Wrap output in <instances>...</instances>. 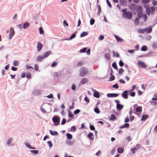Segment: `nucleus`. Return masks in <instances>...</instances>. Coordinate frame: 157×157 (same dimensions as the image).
<instances>
[{
	"instance_id": "1",
	"label": "nucleus",
	"mask_w": 157,
	"mask_h": 157,
	"mask_svg": "<svg viewBox=\"0 0 157 157\" xmlns=\"http://www.w3.org/2000/svg\"><path fill=\"white\" fill-rule=\"evenodd\" d=\"M88 73V69L84 67H81L80 70L79 75L81 77H83L86 75Z\"/></svg>"
},
{
	"instance_id": "2",
	"label": "nucleus",
	"mask_w": 157,
	"mask_h": 157,
	"mask_svg": "<svg viewBox=\"0 0 157 157\" xmlns=\"http://www.w3.org/2000/svg\"><path fill=\"white\" fill-rule=\"evenodd\" d=\"M122 16L125 18L131 19L132 17V12L131 11L124 12L123 13Z\"/></svg>"
},
{
	"instance_id": "3",
	"label": "nucleus",
	"mask_w": 157,
	"mask_h": 157,
	"mask_svg": "<svg viewBox=\"0 0 157 157\" xmlns=\"http://www.w3.org/2000/svg\"><path fill=\"white\" fill-rule=\"evenodd\" d=\"M52 120L55 126H57L59 124L60 118L59 117L55 116L52 118Z\"/></svg>"
},
{
	"instance_id": "4",
	"label": "nucleus",
	"mask_w": 157,
	"mask_h": 157,
	"mask_svg": "<svg viewBox=\"0 0 157 157\" xmlns=\"http://www.w3.org/2000/svg\"><path fill=\"white\" fill-rule=\"evenodd\" d=\"M15 33V31L12 28H11L10 29V32L9 33V38L11 39L12 36L14 35Z\"/></svg>"
},
{
	"instance_id": "5",
	"label": "nucleus",
	"mask_w": 157,
	"mask_h": 157,
	"mask_svg": "<svg viewBox=\"0 0 157 157\" xmlns=\"http://www.w3.org/2000/svg\"><path fill=\"white\" fill-rule=\"evenodd\" d=\"M145 29L147 33H150L152 31V28L151 26H149L148 27L145 28Z\"/></svg>"
},
{
	"instance_id": "6",
	"label": "nucleus",
	"mask_w": 157,
	"mask_h": 157,
	"mask_svg": "<svg viewBox=\"0 0 157 157\" xmlns=\"http://www.w3.org/2000/svg\"><path fill=\"white\" fill-rule=\"evenodd\" d=\"M118 96V94L116 93L108 94H107V97L109 98L115 97Z\"/></svg>"
},
{
	"instance_id": "7",
	"label": "nucleus",
	"mask_w": 157,
	"mask_h": 157,
	"mask_svg": "<svg viewBox=\"0 0 157 157\" xmlns=\"http://www.w3.org/2000/svg\"><path fill=\"white\" fill-rule=\"evenodd\" d=\"M128 93V91L127 90L124 91L121 94L122 96L124 99H127L128 98L127 95Z\"/></svg>"
},
{
	"instance_id": "8",
	"label": "nucleus",
	"mask_w": 157,
	"mask_h": 157,
	"mask_svg": "<svg viewBox=\"0 0 157 157\" xmlns=\"http://www.w3.org/2000/svg\"><path fill=\"white\" fill-rule=\"evenodd\" d=\"M138 64L141 67L145 68L147 67V66L146 64L142 61H138Z\"/></svg>"
},
{
	"instance_id": "9",
	"label": "nucleus",
	"mask_w": 157,
	"mask_h": 157,
	"mask_svg": "<svg viewBox=\"0 0 157 157\" xmlns=\"http://www.w3.org/2000/svg\"><path fill=\"white\" fill-rule=\"evenodd\" d=\"M43 46L42 44L40 42H38L37 43V50L38 51H39L41 50Z\"/></svg>"
},
{
	"instance_id": "10",
	"label": "nucleus",
	"mask_w": 157,
	"mask_h": 157,
	"mask_svg": "<svg viewBox=\"0 0 157 157\" xmlns=\"http://www.w3.org/2000/svg\"><path fill=\"white\" fill-rule=\"evenodd\" d=\"M88 82L87 79L86 78H83L81 80L80 83L82 84H84L87 83Z\"/></svg>"
},
{
	"instance_id": "11",
	"label": "nucleus",
	"mask_w": 157,
	"mask_h": 157,
	"mask_svg": "<svg viewBox=\"0 0 157 157\" xmlns=\"http://www.w3.org/2000/svg\"><path fill=\"white\" fill-rule=\"evenodd\" d=\"M87 136L90 140H94V135L92 133L90 132Z\"/></svg>"
},
{
	"instance_id": "12",
	"label": "nucleus",
	"mask_w": 157,
	"mask_h": 157,
	"mask_svg": "<svg viewBox=\"0 0 157 157\" xmlns=\"http://www.w3.org/2000/svg\"><path fill=\"white\" fill-rule=\"evenodd\" d=\"M94 91V96L96 98H99V93L95 90H93Z\"/></svg>"
},
{
	"instance_id": "13",
	"label": "nucleus",
	"mask_w": 157,
	"mask_h": 157,
	"mask_svg": "<svg viewBox=\"0 0 157 157\" xmlns=\"http://www.w3.org/2000/svg\"><path fill=\"white\" fill-rule=\"evenodd\" d=\"M137 32L139 33H143L145 32V29H139L137 30Z\"/></svg>"
},
{
	"instance_id": "14",
	"label": "nucleus",
	"mask_w": 157,
	"mask_h": 157,
	"mask_svg": "<svg viewBox=\"0 0 157 157\" xmlns=\"http://www.w3.org/2000/svg\"><path fill=\"white\" fill-rule=\"evenodd\" d=\"M49 132L53 136H56L58 134V133L56 131H53L52 130H50Z\"/></svg>"
},
{
	"instance_id": "15",
	"label": "nucleus",
	"mask_w": 157,
	"mask_h": 157,
	"mask_svg": "<svg viewBox=\"0 0 157 157\" xmlns=\"http://www.w3.org/2000/svg\"><path fill=\"white\" fill-rule=\"evenodd\" d=\"M44 59V58L43 56H37L36 58V61H38L40 62L42 61V59Z\"/></svg>"
},
{
	"instance_id": "16",
	"label": "nucleus",
	"mask_w": 157,
	"mask_h": 157,
	"mask_svg": "<svg viewBox=\"0 0 157 157\" xmlns=\"http://www.w3.org/2000/svg\"><path fill=\"white\" fill-rule=\"evenodd\" d=\"M109 120L111 121H114L117 120V118L113 114H111Z\"/></svg>"
},
{
	"instance_id": "17",
	"label": "nucleus",
	"mask_w": 157,
	"mask_h": 157,
	"mask_svg": "<svg viewBox=\"0 0 157 157\" xmlns=\"http://www.w3.org/2000/svg\"><path fill=\"white\" fill-rule=\"evenodd\" d=\"M146 12L147 14L148 15H149L151 13V8H150L147 7L146 8Z\"/></svg>"
},
{
	"instance_id": "18",
	"label": "nucleus",
	"mask_w": 157,
	"mask_h": 157,
	"mask_svg": "<svg viewBox=\"0 0 157 157\" xmlns=\"http://www.w3.org/2000/svg\"><path fill=\"white\" fill-rule=\"evenodd\" d=\"M51 54V52L50 51L46 52L43 56L44 58L47 57L49 55Z\"/></svg>"
},
{
	"instance_id": "19",
	"label": "nucleus",
	"mask_w": 157,
	"mask_h": 157,
	"mask_svg": "<svg viewBox=\"0 0 157 157\" xmlns=\"http://www.w3.org/2000/svg\"><path fill=\"white\" fill-rule=\"evenodd\" d=\"M116 106L117 109L119 110H121L123 107V105H121L120 104H117Z\"/></svg>"
},
{
	"instance_id": "20",
	"label": "nucleus",
	"mask_w": 157,
	"mask_h": 157,
	"mask_svg": "<svg viewBox=\"0 0 157 157\" xmlns=\"http://www.w3.org/2000/svg\"><path fill=\"white\" fill-rule=\"evenodd\" d=\"M148 116L147 115H144L142 116V117L141 119V120L142 121H144L146 119L148 118Z\"/></svg>"
},
{
	"instance_id": "21",
	"label": "nucleus",
	"mask_w": 157,
	"mask_h": 157,
	"mask_svg": "<svg viewBox=\"0 0 157 157\" xmlns=\"http://www.w3.org/2000/svg\"><path fill=\"white\" fill-rule=\"evenodd\" d=\"M114 36L116 38V39L117 41L122 42L123 41V40L122 39H121L117 36L114 35Z\"/></svg>"
},
{
	"instance_id": "22",
	"label": "nucleus",
	"mask_w": 157,
	"mask_h": 157,
	"mask_svg": "<svg viewBox=\"0 0 157 157\" xmlns=\"http://www.w3.org/2000/svg\"><path fill=\"white\" fill-rule=\"evenodd\" d=\"M29 26V24L28 22L25 23L23 25V28L24 29L28 27Z\"/></svg>"
},
{
	"instance_id": "23",
	"label": "nucleus",
	"mask_w": 157,
	"mask_h": 157,
	"mask_svg": "<svg viewBox=\"0 0 157 157\" xmlns=\"http://www.w3.org/2000/svg\"><path fill=\"white\" fill-rule=\"evenodd\" d=\"M117 151L118 153H121L124 151V149L122 147H119L117 149Z\"/></svg>"
},
{
	"instance_id": "24",
	"label": "nucleus",
	"mask_w": 157,
	"mask_h": 157,
	"mask_svg": "<svg viewBox=\"0 0 157 157\" xmlns=\"http://www.w3.org/2000/svg\"><path fill=\"white\" fill-rule=\"evenodd\" d=\"M143 15L142 12H139L138 13L137 16L139 18H140L143 17Z\"/></svg>"
},
{
	"instance_id": "25",
	"label": "nucleus",
	"mask_w": 157,
	"mask_h": 157,
	"mask_svg": "<svg viewBox=\"0 0 157 157\" xmlns=\"http://www.w3.org/2000/svg\"><path fill=\"white\" fill-rule=\"evenodd\" d=\"M88 33L86 32H83L80 35L81 37H83L88 35Z\"/></svg>"
},
{
	"instance_id": "26",
	"label": "nucleus",
	"mask_w": 157,
	"mask_h": 157,
	"mask_svg": "<svg viewBox=\"0 0 157 157\" xmlns=\"http://www.w3.org/2000/svg\"><path fill=\"white\" fill-rule=\"evenodd\" d=\"M83 65V63L82 61L78 62L77 63V66L78 67H81Z\"/></svg>"
},
{
	"instance_id": "27",
	"label": "nucleus",
	"mask_w": 157,
	"mask_h": 157,
	"mask_svg": "<svg viewBox=\"0 0 157 157\" xmlns=\"http://www.w3.org/2000/svg\"><path fill=\"white\" fill-rule=\"evenodd\" d=\"M139 23V19L137 18H136L135 19V21H134V23L135 24L137 25H138Z\"/></svg>"
},
{
	"instance_id": "28",
	"label": "nucleus",
	"mask_w": 157,
	"mask_h": 157,
	"mask_svg": "<svg viewBox=\"0 0 157 157\" xmlns=\"http://www.w3.org/2000/svg\"><path fill=\"white\" fill-rule=\"evenodd\" d=\"M105 58L108 59L110 60V55L108 53H106L105 54Z\"/></svg>"
},
{
	"instance_id": "29",
	"label": "nucleus",
	"mask_w": 157,
	"mask_h": 157,
	"mask_svg": "<svg viewBox=\"0 0 157 157\" xmlns=\"http://www.w3.org/2000/svg\"><path fill=\"white\" fill-rule=\"evenodd\" d=\"M67 138L69 140L71 139L72 138V135L71 134L69 133H68L67 134Z\"/></svg>"
},
{
	"instance_id": "30",
	"label": "nucleus",
	"mask_w": 157,
	"mask_h": 157,
	"mask_svg": "<svg viewBox=\"0 0 157 157\" xmlns=\"http://www.w3.org/2000/svg\"><path fill=\"white\" fill-rule=\"evenodd\" d=\"M151 13L152 14H153L155 11V8L154 6H151Z\"/></svg>"
},
{
	"instance_id": "31",
	"label": "nucleus",
	"mask_w": 157,
	"mask_h": 157,
	"mask_svg": "<svg viewBox=\"0 0 157 157\" xmlns=\"http://www.w3.org/2000/svg\"><path fill=\"white\" fill-rule=\"evenodd\" d=\"M112 66L116 70L118 69L117 64L115 62H114L112 63Z\"/></svg>"
},
{
	"instance_id": "32",
	"label": "nucleus",
	"mask_w": 157,
	"mask_h": 157,
	"mask_svg": "<svg viewBox=\"0 0 157 157\" xmlns=\"http://www.w3.org/2000/svg\"><path fill=\"white\" fill-rule=\"evenodd\" d=\"M142 107L141 106L138 107L136 109V111L137 112H139L141 111Z\"/></svg>"
},
{
	"instance_id": "33",
	"label": "nucleus",
	"mask_w": 157,
	"mask_h": 157,
	"mask_svg": "<svg viewBox=\"0 0 157 157\" xmlns=\"http://www.w3.org/2000/svg\"><path fill=\"white\" fill-rule=\"evenodd\" d=\"M19 63L18 61L15 60L13 61V64L15 66H17L19 65Z\"/></svg>"
},
{
	"instance_id": "34",
	"label": "nucleus",
	"mask_w": 157,
	"mask_h": 157,
	"mask_svg": "<svg viewBox=\"0 0 157 157\" xmlns=\"http://www.w3.org/2000/svg\"><path fill=\"white\" fill-rule=\"evenodd\" d=\"M147 50V47L146 46H144L141 48L142 51H146Z\"/></svg>"
},
{
	"instance_id": "35",
	"label": "nucleus",
	"mask_w": 157,
	"mask_h": 157,
	"mask_svg": "<svg viewBox=\"0 0 157 157\" xmlns=\"http://www.w3.org/2000/svg\"><path fill=\"white\" fill-rule=\"evenodd\" d=\"M124 71V69L122 68H121L119 69L118 73L119 74L121 75Z\"/></svg>"
},
{
	"instance_id": "36",
	"label": "nucleus",
	"mask_w": 157,
	"mask_h": 157,
	"mask_svg": "<svg viewBox=\"0 0 157 157\" xmlns=\"http://www.w3.org/2000/svg\"><path fill=\"white\" fill-rule=\"evenodd\" d=\"M94 112L97 113H100V111L98 108H95L94 109Z\"/></svg>"
},
{
	"instance_id": "37",
	"label": "nucleus",
	"mask_w": 157,
	"mask_h": 157,
	"mask_svg": "<svg viewBox=\"0 0 157 157\" xmlns=\"http://www.w3.org/2000/svg\"><path fill=\"white\" fill-rule=\"evenodd\" d=\"M142 17H143L145 21H147V17L146 14H144Z\"/></svg>"
},
{
	"instance_id": "38",
	"label": "nucleus",
	"mask_w": 157,
	"mask_h": 157,
	"mask_svg": "<svg viewBox=\"0 0 157 157\" xmlns=\"http://www.w3.org/2000/svg\"><path fill=\"white\" fill-rule=\"evenodd\" d=\"M26 77L28 78H30L31 77V75L29 72H28L26 75Z\"/></svg>"
},
{
	"instance_id": "39",
	"label": "nucleus",
	"mask_w": 157,
	"mask_h": 157,
	"mask_svg": "<svg viewBox=\"0 0 157 157\" xmlns=\"http://www.w3.org/2000/svg\"><path fill=\"white\" fill-rule=\"evenodd\" d=\"M86 49H87L86 48H84L83 49H81L80 51V52H81V53L85 52L86 51Z\"/></svg>"
},
{
	"instance_id": "40",
	"label": "nucleus",
	"mask_w": 157,
	"mask_h": 157,
	"mask_svg": "<svg viewBox=\"0 0 157 157\" xmlns=\"http://www.w3.org/2000/svg\"><path fill=\"white\" fill-rule=\"evenodd\" d=\"M95 20L94 19H92L90 20V24L91 25H93L94 23Z\"/></svg>"
},
{
	"instance_id": "41",
	"label": "nucleus",
	"mask_w": 157,
	"mask_h": 157,
	"mask_svg": "<svg viewBox=\"0 0 157 157\" xmlns=\"http://www.w3.org/2000/svg\"><path fill=\"white\" fill-rule=\"evenodd\" d=\"M57 65V63L56 62H54L52 64L51 67H56Z\"/></svg>"
},
{
	"instance_id": "42",
	"label": "nucleus",
	"mask_w": 157,
	"mask_h": 157,
	"mask_svg": "<svg viewBox=\"0 0 157 157\" xmlns=\"http://www.w3.org/2000/svg\"><path fill=\"white\" fill-rule=\"evenodd\" d=\"M76 36V34L75 33H74L72 34L71 36L70 37V40H72L73 38H74Z\"/></svg>"
},
{
	"instance_id": "43",
	"label": "nucleus",
	"mask_w": 157,
	"mask_h": 157,
	"mask_svg": "<svg viewBox=\"0 0 157 157\" xmlns=\"http://www.w3.org/2000/svg\"><path fill=\"white\" fill-rule=\"evenodd\" d=\"M13 139L12 138H10L7 141V144L8 145H9L11 142L12 141V140Z\"/></svg>"
},
{
	"instance_id": "44",
	"label": "nucleus",
	"mask_w": 157,
	"mask_h": 157,
	"mask_svg": "<svg viewBox=\"0 0 157 157\" xmlns=\"http://www.w3.org/2000/svg\"><path fill=\"white\" fill-rule=\"evenodd\" d=\"M47 143L48 144L50 148H51L52 146V144L51 141H48L47 142Z\"/></svg>"
},
{
	"instance_id": "45",
	"label": "nucleus",
	"mask_w": 157,
	"mask_h": 157,
	"mask_svg": "<svg viewBox=\"0 0 157 157\" xmlns=\"http://www.w3.org/2000/svg\"><path fill=\"white\" fill-rule=\"evenodd\" d=\"M137 149V148L136 147H134L131 149V151L132 153L134 154L135 153V150H136Z\"/></svg>"
},
{
	"instance_id": "46",
	"label": "nucleus",
	"mask_w": 157,
	"mask_h": 157,
	"mask_svg": "<svg viewBox=\"0 0 157 157\" xmlns=\"http://www.w3.org/2000/svg\"><path fill=\"white\" fill-rule=\"evenodd\" d=\"M150 0H142V2L144 4H147L149 3Z\"/></svg>"
},
{
	"instance_id": "47",
	"label": "nucleus",
	"mask_w": 157,
	"mask_h": 157,
	"mask_svg": "<svg viewBox=\"0 0 157 157\" xmlns=\"http://www.w3.org/2000/svg\"><path fill=\"white\" fill-rule=\"evenodd\" d=\"M119 65L120 67H122L124 66V63L121 60H120L119 62Z\"/></svg>"
},
{
	"instance_id": "48",
	"label": "nucleus",
	"mask_w": 157,
	"mask_h": 157,
	"mask_svg": "<svg viewBox=\"0 0 157 157\" xmlns=\"http://www.w3.org/2000/svg\"><path fill=\"white\" fill-rule=\"evenodd\" d=\"M125 2V0H120V4L121 5H124Z\"/></svg>"
},
{
	"instance_id": "49",
	"label": "nucleus",
	"mask_w": 157,
	"mask_h": 157,
	"mask_svg": "<svg viewBox=\"0 0 157 157\" xmlns=\"http://www.w3.org/2000/svg\"><path fill=\"white\" fill-rule=\"evenodd\" d=\"M39 32H40V34H42L43 33L44 31L43 30L42 28L40 27L39 28Z\"/></svg>"
},
{
	"instance_id": "50",
	"label": "nucleus",
	"mask_w": 157,
	"mask_h": 157,
	"mask_svg": "<svg viewBox=\"0 0 157 157\" xmlns=\"http://www.w3.org/2000/svg\"><path fill=\"white\" fill-rule=\"evenodd\" d=\"M104 39V36L103 35H101L99 37V39L100 40H101Z\"/></svg>"
},
{
	"instance_id": "51",
	"label": "nucleus",
	"mask_w": 157,
	"mask_h": 157,
	"mask_svg": "<svg viewBox=\"0 0 157 157\" xmlns=\"http://www.w3.org/2000/svg\"><path fill=\"white\" fill-rule=\"evenodd\" d=\"M70 130L71 131L74 132L75 130V126H73L71 127Z\"/></svg>"
},
{
	"instance_id": "52",
	"label": "nucleus",
	"mask_w": 157,
	"mask_h": 157,
	"mask_svg": "<svg viewBox=\"0 0 157 157\" xmlns=\"http://www.w3.org/2000/svg\"><path fill=\"white\" fill-rule=\"evenodd\" d=\"M84 100L86 101L87 102V103H89L90 102V100L86 96L85 97Z\"/></svg>"
},
{
	"instance_id": "53",
	"label": "nucleus",
	"mask_w": 157,
	"mask_h": 157,
	"mask_svg": "<svg viewBox=\"0 0 157 157\" xmlns=\"http://www.w3.org/2000/svg\"><path fill=\"white\" fill-rule=\"evenodd\" d=\"M152 99L153 100H157V95H154V97L152 98Z\"/></svg>"
},
{
	"instance_id": "54",
	"label": "nucleus",
	"mask_w": 157,
	"mask_h": 157,
	"mask_svg": "<svg viewBox=\"0 0 157 157\" xmlns=\"http://www.w3.org/2000/svg\"><path fill=\"white\" fill-rule=\"evenodd\" d=\"M68 116L69 117L71 118H73V115L71 112H69Z\"/></svg>"
},
{
	"instance_id": "55",
	"label": "nucleus",
	"mask_w": 157,
	"mask_h": 157,
	"mask_svg": "<svg viewBox=\"0 0 157 157\" xmlns=\"http://www.w3.org/2000/svg\"><path fill=\"white\" fill-rule=\"evenodd\" d=\"M98 13L99 14V15L101 12V8L100 5H98Z\"/></svg>"
},
{
	"instance_id": "56",
	"label": "nucleus",
	"mask_w": 157,
	"mask_h": 157,
	"mask_svg": "<svg viewBox=\"0 0 157 157\" xmlns=\"http://www.w3.org/2000/svg\"><path fill=\"white\" fill-rule=\"evenodd\" d=\"M106 2H107V3L108 5L109 6V7H110V8L111 7L112 5H111V4H110V3L109 1L108 0H106Z\"/></svg>"
},
{
	"instance_id": "57",
	"label": "nucleus",
	"mask_w": 157,
	"mask_h": 157,
	"mask_svg": "<svg viewBox=\"0 0 157 157\" xmlns=\"http://www.w3.org/2000/svg\"><path fill=\"white\" fill-rule=\"evenodd\" d=\"M66 122V120L65 119H63L61 123V124L62 125H63Z\"/></svg>"
},
{
	"instance_id": "58",
	"label": "nucleus",
	"mask_w": 157,
	"mask_h": 157,
	"mask_svg": "<svg viewBox=\"0 0 157 157\" xmlns=\"http://www.w3.org/2000/svg\"><path fill=\"white\" fill-rule=\"evenodd\" d=\"M123 125L124 128H128L129 126V124L128 123H125Z\"/></svg>"
},
{
	"instance_id": "59",
	"label": "nucleus",
	"mask_w": 157,
	"mask_h": 157,
	"mask_svg": "<svg viewBox=\"0 0 157 157\" xmlns=\"http://www.w3.org/2000/svg\"><path fill=\"white\" fill-rule=\"evenodd\" d=\"M26 69H33V68L32 66H28V65H26Z\"/></svg>"
},
{
	"instance_id": "60",
	"label": "nucleus",
	"mask_w": 157,
	"mask_h": 157,
	"mask_svg": "<svg viewBox=\"0 0 157 157\" xmlns=\"http://www.w3.org/2000/svg\"><path fill=\"white\" fill-rule=\"evenodd\" d=\"M54 78H57L58 77V74L56 72H55L53 74Z\"/></svg>"
},
{
	"instance_id": "61",
	"label": "nucleus",
	"mask_w": 157,
	"mask_h": 157,
	"mask_svg": "<svg viewBox=\"0 0 157 157\" xmlns=\"http://www.w3.org/2000/svg\"><path fill=\"white\" fill-rule=\"evenodd\" d=\"M113 87L116 89H117L118 88V85L117 84H115L113 85Z\"/></svg>"
},
{
	"instance_id": "62",
	"label": "nucleus",
	"mask_w": 157,
	"mask_h": 157,
	"mask_svg": "<svg viewBox=\"0 0 157 157\" xmlns=\"http://www.w3.org/2000/svg\"><path fill=\"white\" fill-rule=\"evenodd\" d=\"M90 129L92 130H94L95 129L93 125L90 126Z\"/></svg>"
},
{
	"instance_id": "63",
	"label": "nucleus",
	"mask_w": 157,
	"mask_h": 157,
	"mask_svg": "<svg viewBox=\"0 0 157 157\" xmlns=\"http://www.w3.org/2000/svg\"><path fill=\"white\" fill-rule=\"evenodd\" d=\"M34 69L36 71H38V66L36 64L35 65Z\"/></svg>"
},
{
	"instance_id": "64",
	"label": "nucleus",
	"mask_w": 157,
	"mask_h": 157,
	"mask_svg": "<svg viewBox=\"0 0 157 157\" xmlns=\"http://www.w3.org/2000/svg\"><path fill=\"white\" fill-rule=\"evenodd\" d=\"M71 89L73 90H75L76 89V86L75 84H73L71 86Z\"/></svg>"
}]
</instances>
